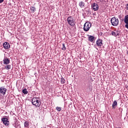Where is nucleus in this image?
<instances>
[{
	"label": "nucleus",
	"mask_w": 128,
	"mask_h": 128,
	"mask_svg": "<svg viewBox=\"0 0 128 128\" xmlns=\"http://www.w3.org/2000/svg\"><path fill=\"white\" fill-rule=\"evenodd\" d=\"M4 2V0H0V4H2Z\"/></svg>",
	"instance_id": "obj_23"
},
{
	"label": "nucleus",
	"mask_w": 128,
	"mask_h": 128,
	"mask_svg": "<svg viewBox=\"0 0 128 128\" xmlns=\"http://www.w3.org/2000/svg\"><path fill=\"white\" fill-rule=\"evenodd\" d=\"M3 46L6 50H8V48H10V44L8 42H4L3 44Z\"/></svg>",
	"instance_id": "obj_10"
},
{
	"label": "nucleus",
	"mask_w": 128,
	"mask_h": 128,
	"mask_svg": "<svg viewBox=\"0 0 128 128\" xmlns=\"http://www.w3.org/2000/svg\"><path fill=\"white\" fill-rule=\"evenodd\" d=\"M62 50H66V45H64V44H62Z\"/></svg>",
	"instance_id": "obj_20"
},
{
	"label": "nucleus",
	"mask_w": 128,
	"mask_h": 128,
	"mask_svg": "<svg viewBox=\"0 0 128 128\" xmlns=\"http://www.w3.org/2000/svg\"><path fill=\"white\" fill-rule=\"evenodd\" d=\"M126 54L128 56V51L126 52Z\"/></svg>",
	"instance_id": "obj_25"
},
{
	"label": "nucleus",
	"mask_w": 128,
	"mask_h": 128,
	"mask_svg": "<svg viewBox=\"0 0 128 128\" xmlns=\"http://www.w3.org/2000/svg\"><path fill=\"white\" fill-rule=\"evenodd\" d=\"M118 106V102L116 100H114L112 105V108H116V107Z\"/></svg>",
	"instance_id": "obj_15"
},
{
	"label": "nucleus",
	"mask_w": 128,
	"mask_h": 128,
	"mask_svg": "<svg viewBox=\"0 0 128 128\" xmlns=\"http://www.w3.org/2000/svg\"><path fill=\"white\" fill-rule=\"evenodd\" d=\"M111 24L113 26H118V19L116 17L112 18L110 20Z\"/></svg>",
	"instance_id": "obj_2"
},
{
	"label": "nucleus",
	"mask_w": 128,
	"mask_h": 128,
	"mask_svg": "<svg viewBox=\"0 0 128 128\" xmlns=\"http://www.w3.org/2000/svg\"><path fill=\"white\" fill-rule=\"evenodd\" d=\"M32 103L33 106H35L36 108H40V104H42V101L40 100V98L34 97L32 100Z\"/></svg>",
	"instance_id": "obj_1"
},
{
	"label": "nucleus",
	"mask_w": 128,
	"mask_h": 128,
	"mask_svg": "<svg viewBox=\"0 0 128 128\" xmlns=\"http://www.w3.org/2000/svg\"><path fill=\"white\" fill-rule=\"evenodd\" d=\"M103 44H102V40L99 38L96 40V45L97 46H99V47L102 46Z\"/></svg>",
	"instance_id": "obj_7"
},
{
	"label": "nucleus",
	"mask_w": 128,
	"mask_h": 128,
	"mask_svg": "<svg viewBox=\"0 0 128 128\" xmlns=\"http://www.w3.org/2000/svg\"><path fill=\"white\" fill-rule=\"evenodd\" d=\"M2 120L5 126H8L10 124V121H8V118H4L2 119Z\"/></svg>",
	"instance_id": "obj_6"
},
{
	"label": "nucleus",
	"mask_w": 128,
	"mask_h": 128,
	"mask_svg": "<svg viewBox=\"0 0 128 128\" xmlns=\"http://www.w3.org/2000/svg\"><path fill=\"white\" fill-rule=\"evenodd\" d=\"M28 122L26 121L24 122V126L25 128H28L29 126Z\"/></svg>",
	"instance_id": "obj_19"
},
{
	"label": "nucleus",
	"mask_w": 128,
	"mask_h": 128,
	"mask_svg": "<svg viewBox=\"0 0 128 128\" xmlns=\"http://www.w3.org/2000/svg\"><path fill=\"white\" fill-rule=\"evenodd\" d=\"M61 82L62 84H64L66 82V80L63 78H61Z\"/></svg>",
	"instance_id": "obj_21"
},
{
	"label": "nucleus",
	"mask_w": 128,
	"mask_h": 128,
	"mask_svg": "<svg viewBox=\"0 0 128 128\" xmlns=\"http://www.w3.org/2000/svg\"><path fill=\"white\" fill-rule=\"evenodd\" d=\"M120 32L118 30H114L112 32V34L114 36H120Z\"/></svg>",
	"instance_id": "obj_11"
},
{
	"label": "nucleus",
	"mask_w": 128,
	"mask_h": 128,
	"mask_svg": "<svg viewBox=\"0 0 128 128\" xmlns=\"http://www.w3.org/2000/svg\"><path fill=\"white\" fill-rule=\"evenodd\" d=\"M6 90H7L4 88V86L0 87V94H2V96H4V94H6Z\"/></svg>",
	"instance_id": "obj_5"
},
{
	"label": "nucleus",
	"mask_w": 128,
	"mask_h": 128,
	"mask_svg": "<svg viewBox=\"0 0 128 128\" xmlns=\"http://www.w3.org/2000/svg\"><path fill=\"white\" fill-rule=\"evenodd\" d=\"M124 22L126 24L125 28L128 30V15H126L124 18Z\"/></svg>",
	"instance_id": "obj_9"
},
{
	"label": "nucleus",
	"mask_w": 128,
	"mask_h": 128,
	"mask_svg": "<svg viewBox=\"0 0 128 128\" xmlns=\"http://www.w3.org/2000/svg\"><path fill=\"white\" fill-rule=\"evenodd\" d=\"M22 92L24 94H28V90L26 88H24L22 90Z\"/></svg>",
	"instance_id": "obj_16"
},
{
	"label": "nucleus",
	"mask_w": 128,
	"mask_h": 128,
	"mask_svg": "<svg viewBox=\"0 0 128 128\" xmlns=\"http://www.w3.org/2000/svg\"><path fill=\"white\" fill-rule=\"evenodd\" d=\"M30 10L32 11V12H33V13L34 12H36V7L34 6H31Z\"/></svg>",
	"instance_id": "obj_17"
},
{
	"label": "nucleus",
	"mask_w": 128,
	"mask_h": 128,
	"mask_svg": "<svg viewBox=\"0 0 128 128\" xmlns=\"http://www.w3.org/2000/svg\"><path fill=\"white\" fill-rule=\"evenodd\" d=\"M126 8L127 10H128V4H126Z\"/></svg>",
	"instance_id": "obj_24"
},
{
	"label": "nucleus",
	"mask_w": 128,
	"mask_h": 128,
	"mask_svg": "<svg viewBox=\"0 0 128 128\" xmlns=\"http://www.w3.org/2000/svg\"><path fill=\"white\" fill-rule=\"evenodd\" d=\"M92 8L94 10H98V4L96 3H94L92 4Z\"/></svg>",
	"instance_id": "obj_8"
},
{
	"label": "nucleus",
	"mask_w": 128,
	"mask_h": 128,
	"mask_svg": "<svg viewBox=\"0 0 128 128\" xmlns=\"http://www.w3.org/2000/svg\"><path fill=\"white\" fill-rule=\"evenodd\" d=\"M56 110L58 112H60L62 110V108L60 107L57 106L56 107Z\"/></svg>",
	"instance_id": "obj_22"
},
{
	"label": "nucleus",
	"mask_w": 128,
	"mask_h": 128,
	"mask_svg": "<svg viewBox=\"0 0 128 128\" xmlns=\"http://www.w3.org/2000/svg\"><path fill=\"white\" fill-rule=\"evenodd\" d=\"M84 6H86V4H84V2L82 1L79 2V6L81 8H84Z\"/></svg>",
	"instance_id": "obj_14"
},
{
	"label": "nucleus",
	"mask_w": 128,
	"mask_h": 128,
	"mask_svg": "<svg viewBox=\"0 0 128 128\" xmlns=\"http://www.w3.org/2000/svg\"><path fill=\"white\" fill-rule=\"evenodd\" d=\"M88 40L90 42H92L94 40V36L90 35H88Z\"/></svg>",
	"instance_id": "obj_13"
},
{
	"label": "nucleus",
	"mask_w": 128,
	"mask_h": 128,
	"mask_svg": "<svg viewBox=\"0 0 128 128\" xmlns=\"http://www.w3.org/2000/svg\"><path fill=\"white\" fill-rule=\"evenodd\" d=\"M10 60H8V58L5 57L4 58L3 64H10Z\"/></svg>",
	"instance_id": "obj_12"
},
{
	"label": "nucleus",
	"mask_w": 128,
	"mask_h": 128,
	"mask_svg": "<svg viewBox=\"0 0 128 128\" xmlns=\"http://www.w3.org/2000/svg\"><path fill=\"white\" fill-rule=\"evenodd\" d=\"M5 68L6 70H10V68H12V66L8 64L7 66H5Z\"/></svg>",
	"instance_id": "obj_18"
},
{
	"label": "nucleus",
	"mask_w": 128,
	"mask_h": 128,
	"mask_svg": "<svg viewBox=\"0 0 128 128\" xmlns=\"http://www.w3.org/2000/svg\"><path fill=\"white\" fill-rule=\"evenodd\" d=\"M67 22L71 26H74L76 24L74 23V17L72 16H69L67 18Z\"/></svg>",
	"instance_id": "obj_3"
},
{
	"label": "nucleus",
	"mask_w": 128,
	"mask_h": 128,
	"mask_svg": "<svg viewBox=\"0 0 128 128\" xmlns=\"http://www.w3.org/2000/svg\"><path fill=\"white\" fill-rule=\"evenodd\" d=\"M92 27V24L90 22H86L84 26V32H88Z\"/></svg>",
	"instance_id": "obj_4"
}]
</instances>
